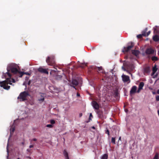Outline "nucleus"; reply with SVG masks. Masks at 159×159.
<instances>
[{
    "mask_svg": "<svg viewBox=\"0 0 159 159\" xmlns=\"http://www.w3.org/2000/svg\"><path fill=\"white\" fill-rule=\"evenodd\" d=\"M19 66L14 63L9 64L7 68V72L4 73L2 75V78L6 79V80L2 82H0V85L1 87L6 89L8 90L10 89V86L8 84L11 85L12 83L15 82V80L13 79H11V72L13 74L18 73L19 74Z\"/></svg>",
    "mask_w": 159,
    "mask_h": 159,
    "instance_id": "f257e3e1",
    "label": "nucleus"
},
{
    "mask_svg": "<svg viewBox=\"0 0 159 159\" xmlns=\"http://www.w3.org/2000/svg\"><path fill=\"white\" fill-rule=\"evenodd\" d=\"M28 95L29 94L28 93L24 92L20 93L18 97V98L20 101H24L27 99V97Z\"/></svg>",
    "mask_w": 159,
    "mask_h": 159,
    "instance_id": "f03ea898",
    "label": "nucleus"
},
{
    "mask_svg": "<svg viewBox=\"0 0 159 159\" xmlns=\"http://www.w3.org/2000/svg\"><path fill=\"white\" fill-rule=\"evenodd\" d=\"M134 44L133 43H131V45L128 46L127 47H124L122 50L123 52H128L134 46Z\"/></svg>",
    "mask_w": 159,
    "mask_h": 159,
    "instance_id": "7ed1b4c3",
    "label": "nucleus"
},
{
    "mask_svg": "<svg viewBox=\"0 0 159 159\" xmlns=\"http://www.w3.org/2000/svg\"><path fill=\"white\" fill-rule=\"evenodd\" d=\"M157 70V68L156 67V66L155 65L152 68V75L153 76V78L156 77L158 75L157 73H156L155 75H154L155 73L156 72Z\"/></svg>",
    "mask_w": 159,
    "mask_h": 159,
    "instance_id": "20e7f679",
    "label": "nucleus"
},
{
    "mask_svg": "<svg viewBox=\"0 0 159 159\" xmlns=\"http://www.w3.org/2000/svg\"><path fill=\"white\" fill-rule=\"evenodd\" d=\"M123 80L124 82H130L129 78V76L125 75H122Z\"/></svg>",
    "mask_w": 159,
    "mask_h": 159,
    "instance_id": "39448f33",
    "label": "nucleus"
},
{
    "mask_svg": "<svg viewBox=\"0 0 159 159\" xmlns=\"http://www.w3.org/2000/svg\"><path fill=\"white\" fill-rule=\"evenodd\" d=\"M92 105L94 108L95 109H98L99 108L98 104L95 101H93L92 102Z\"/></svg>",
    "mask_w": 159,
    "mask_h": 159,
    "instance_id": "423d86ee",
    "label": "nucleus"
},
{
    "mask_svg": "<svg viewBox=\"0 0 159 159\" xmlns=\"http://www.w3.org/2000/svg\"><path fill=\"white\" fill-rule=\"evenodd\" d=\"M144 85V83L143 82H141L139 86L138 90L137 92L139 93L140 92V91L143 89V88Z\"/></svg>",
    "mask_w": 159,
    "mask_h": 159,
    "instance_id": "0eeeda50",
    "label": "nucleus"
},
{
    "mask_svg": "<svg viewBox=\"0 0 159 159\" xmlns=\"http://www.w3.org/2000/svg\"><path fill=\"white\" fill-rule=\"evenodd\" d=\"M137 89V87L135 86H133L130 91V94H132L135 93Z\"/></svg>",
    "mask_w": 159,
    "mask_h": 159,
    "instance_id": "6e6552de",
    "label": "nucleus"
},
{
    "mask_svg": "<svg viewBox=\"0 0 159 159\" xmlns=\"http://www.w3.org/2000/svg\"><path fill=\"white\" fill-rule=\"evenodd\" d=\"M38 70L41 72L46 73L48 74V72L47 70L46 69H44L42 68H40L38 69Z\"/></svg>",
    "mask_w": 159,
    "mask_h": 159,
    "instance_id": "1a4fd4ad",
    "label": "nucleus"
},
{
    "mask_svg": "<svg viewBox=\"0 0 159 159\" xmlns=\"http://www.w3.org/2000/svg\"><path fill=\"white\" fill-rule=\"evenodd\" d=\"M154 52V50L151 48L148 49L146 51V53L147 54H151L153 53Z\"/></svg>",
    "mask_w": 159,
    "mask_h": 159,
    "instance_id": "9d476101",
    "label": "nucleus"
},
{
    "mask_svg": "<svg viewBox=\"0 0 159 159\" xmlns=\"http://www.w3.org/2000/svg\"><path fill=\"white\" fill-rule=\"evenodd\" d=\"M63 154L66 159H69L68 153L66 150H64L63 151Z\"/></svg>",
    "mask_w": 159,
    "mask_h": 159,
    "instance_id": "9b49d317",
    "label": "nucleus"
},
{
    "mask_svg": "<svg viewBox=\"0 0 159 159\" xmlns=\"http://www.w3.org/2000/svg\"><path fill=\"white\" fill-rule=\"evenodd\" d=\"M40 98H39V101H43L44 100V97L45 96V94H40Z\"/></svg>",
    "mask_w": 159,
    "mask_h": 159,
    "instance_id": "f8f14e48",
    "label": "nucleus"
},
{
    "mask_svg": "<svg viewBox=\"0 0 159 159\" xmlns=\"http://www.w3.org/2000/svg\"><path fill=\"white\" fill-rule=\"evenodd\" d=\"M153 40L155 41H157L159 40V37L157 35H154L153 37Z\"/></svg>",
    "mask_w": 159,
    "mask_h": 159,
    "instance_id": "ddd939ff",
    "label": "nucleus"
},
{
    "mask_svg": "<svg viewBox=\"0 0 159 159\" xmlns=\"http://www.w3.org/2000/svg\"><path fill=\"white\" fill-rule=\"evenodd\" d=\"M24 74H26V75H30V74L28 72H19V76L20 77H21Z\"/></svg>",
    "mask_w": 159,
    "mask_h": 159,
    "instance_id": "4468645a",
    "label": "nucleus"
},
{
    "mask_svg": "<svg viewBox=\"0 0 159 159\" xmlns=\"http://www.w3.org/2000/svg\"><path fill=\"white\" fill-rule=\"evenodd\" d=\"M132 53L135 56H137L139 54V52L138 50H133L132 51Z\"/></svg>",
    "mask_w": 159,
    "mask_h": 159,
    "instance_id": "2eb2a0df",
    "label": "nucleus"
},
{
    "mask_svg": "<svg viewBox=\"0 0 159 159\" xmlns=\"http://www.w3.org/2000/svg\"><path fill=\"white\" fill-rule=\"evenodd\" d=\"M72 84L75 85H78V83L77 80H73L72 81Z\"/></svg>",
    "mask_w": 159,
    "mask_h": 159,
    "instance_id": "dca6fc26",
    "label": "nucleus"
},
{
    "mask_svg": "<svg viewBox=\"0 0 159 159\" xmlns=\"http://www.w3.org/2000/svg\"><path fill=\"white\" fill-rule=\"evenodd\" d=\"M107 155L106 154H104L102 156L101 159H107Z\"/></svg>",
    "mask_w": 159,
    "mask_h": 159,
    "instance_id": "f3484780",
    "label": "nucleus"
},
{
    "mask_svg": "<svg viewBox=\"0 0 159 159\" xmlns=\"http://www.w3.org/2000/svg\"><path fill=\"white\" fill-rule=\"evenodd\" d=\"M15 130V128L14 127H12L10 129V136H11L12 133Z\"/></svg>",
    "mask_w": 159,
    "mask_h": 159,
    "instance_id": "a211bd4d",
    "label": "nucleus"
},
{
    "mask_svg": "<svg viewBox=\"0 0 159 159\" xmlns=\"http://www.w3.org/2000/svg\"><path fill=\"white\" fill-rule=\"evenodd\" d=\"M152 61H155L157 60V58L156 57H153L152 58Z\"/></svg>",
    "mask_w": 159,
    "mask_h": 159,
    "instance_id": "6ab92c4d",
    "label": "nucleus"
},
{
    "mask_svg": "<svg viewBox=\"0 0 159 159\" xmlns=\"http://www.w3.org/2000/svg\"><path fill=\"white\" fill-rule=\"evenodd\" d=\"M98 71L100 72H103L102 68L101 67H98Z\"/></svg>",
    "mask_w": 159,
    "mask_h": 159,
    "instance_id": "aec40b11",
    "label": "nucleus"
},
{
    "mask_svg": "<svg viewBox=\"0 0 159 159\" xmlns=\"http://www.w3.org/2000/svg\"><path fill=\"white\" fill-rule=\"evenodd\" d=\"M158 159V153H156L153 159Z\"/></svg>",
    "mask_w": 159,
    "mask_h": 159,
    "instance_id": "412c9836",
    "label": "nucleus"
},
{
    "mask_svg": "<svg viewBox=\"0 0 159 159\" xmlns=\"http://www.w3.org/2000/svg\"><path fill=\"white\" fill-rule=\"evenodd\" d=\"M111 142L114 144H115V138H112Z\"/></svg>",
    "mask_w": 159,
    "mask_h": 159,
    "instance_id": "4be33fe9",
    "label": "nucleus"
},
{
    "mask_svg": "<svg viewBox=\"0 0 159 159\" xmlns=\"http://www.w3.org/2000/svg\"><path fill=\"white\" fill-rule=\"evenodd\" d=\"M150 31H149L148 32V33L146 34L145 33H144V34H143V35L144 36H148V35L150 34Z\"/></svg>",
    "mask_w": 159,
    "mask_h": 159,
    "instance_id": "5701e85b",
    "label": "nucleus"
},
{
    "mask_svg": "<svg viewBox=\"0 0 159 159\" xmlns=\"http://www.w3.org/2000/svg\"><path fill=\"white\" fill-rule=\"evenodd\" d=\"M46 126L47 127L49 128H52L53 127V125L51 124H48Z\"/></svg>",
    "mask_w": 159,
    "mask_h": 159,
    "instance_id": "b1692460",
    "label": "nucleus"
},
{
    "mask_svg": "<svg viewBox=\"0 0 159 159\" xmlns=\"http://www.w3.org/2000/svg\"><path fill=\"white\" fill-rule=\"evenodd\" d=\"M143 34H144L143 33L142 34H139L137 36V37L138 38H141L142 37V36H143Z\"/></svg>",
    "mask_w": 159,
    "mask_h": 159,
    "instance_id": "393cba45",
    "label": "nucleus"
},
{
    "mask_svg": "<svg viewBox=\"0 0 159 159\" xmlns=\"http://www.w3.org/2000/svg\"><path fill=\"white\" fill-rule=\"evenodd\" d=\"M55 121L54 120H50V123L51 124H54L55 123Z\"/></svg>",
    "mask_w": 159,
    "mask_h": 159,
    "instance_id": "a878e982",
    "label": "nucleus"
},
{
    "mask_svg": "<svg viewBox=\"0 0 159 159\" xmlns=\"http://www.w3.org/2000/svg\"><path fill=\"white\" fill-rule=\"evenodd\" d=\"M50 57H48V58H47V59H46V62L47 63H48L49 61V60H50Z\"/></svg>",
    "mask_w": 159,
    "mask_h": 159,
    "instance_id": "bb28decb",
    "label": "nucleus"
},
{
    "mask_svg": "<svg viewBox=\"0 0 159 159\" xmlns=\"http://www.w3.org/2000/svg\"><path fill=\"white\" fill-rule=\"evenodd\" d=\"M156 100L157 101H159V95L157 96L156 97Z\"/></svg>",
    "mask_w": 159,
    "mask_h": 159,
    "instance_id": "cd10ccee",
    "label": "nucleus"
},
{
    "mask_svg": "<svg viewBox=\"0 0 159 159\" xmlns=\"http://www.w3.org/2000/svg\"><path fill=\"white\" fill-rule=\"evenodd\" d=\"M154 29V34H156L157 33V30L155 28H153Z\"/></svg>",
    "mask_w": 159,
    "mask_h": 159,
    "instance_id": "c85d7f7f",
    "label": "nucleus"
},
{
    "mask_svg": "<svg viewBox=\"0 0 159 159\" xmlns=\"http://www.w3.org/2000/svg\"><path fill=\"white\" fill-rule=\"evenodd\" d=\"M92 117V113H90V115H89V120H91L90 119V117Z\"/></svg>",
    "mask_w": 159,
    "mask_h": 159,
    "instance_id": "c756f323",
    "label": "nucleus"
},
{
    "mask_svg": "<svg viewBox=\"0 0 159 159\" xmlns=\"http://www.w3.org/2000/svg\"><path fill=\"white\" fill-rule=\"evenodd\" d=\"M32 140L34 141H36L37 140V139L35 138H34L32 139Z\"/></svg>",
    "mask_w": 159,
    "mask_h": 159,
    "instance_id": "7c9ffc66",
    "label": "nucleus"
},
{
    "mask_svg": "<svg viewBox=\"0 0 159 159\" xmlns=\"http://www.w3.org/2000/svg\"><path fill=\"white\" fill-rule=\"evenodd\" d=\"M33 147V145H30L29 147L30 148H31Z\"/></svg>",
    "mask_w": 159,
    "mask_h": 159,
    "instance_id": "2f4dec72",
    "label": "nucleus"
},
{
    "mask_svg": "<svg viewBox=\"0 0 159 159\" xmlns=\"http://www.w3.org/2000/svg\"><path fill=\"white\" fill-rule=\"evenodd\" d=\"M157 93L158 94H159V89H158V90L157 91Z\"/></svg>",
    "mask_w": 159,
    "mask_h": 159,
    "instance_id": "473e14b6",
    "label": "nucleus"
},
{
    "mask_svg": "<svg viewBox=\"0 0 159 159\" xmlns=\"http://www.w3.org/2000/svg\"><path fill=\"white\" fill-rule=\"evenodd\" d=\"M8 146V144H7V152H8V149L7 148Z\"/></svg>",
    "mask_w": 159,
    "mask_h": 159,
    "instance_id": "72a5a7b5",
    "label": "nucleus"
},
{
    "mask_svg": "<svg viewBox=\"0 0 159 159\" xmlns=\"http://www.w3.org/2000/svg\"><path fill=\"white\" fill-rule=\"evenodd\" d=\"M77 96H80V94L78 93H77Z\"/></svg>",
    "mask_w": 159,
    "mask_h": 159,
    "instance_id": "f704fd0d",
    "label": "nucleus"
},
{
    "mask_svg": "<svg viewBox=\"0 0 159 159\" xmlns=\"http://www.w3.org/2000/svg\"><path fill=\"white\" fill-rule=\"evenodd\" d=\"M119 140H121V137H120L119 138Z\"/></svg>",
    "mask_w": 159,
    "mask_h": 159,
    "instance_id": "c9c22d12",
    "label": "nucleus"
},
{
    "mask_svg": "<svg viewBox=\"0 0 159 159\" xmlns=\"http://www.w3.org/2000/svg\"><path fill=\"white\" fill-rule=\"evenodd\" d=\"M92 128L93 129H95V127H94V126H93L92 127Z\"/></svg>",
    "mask_w": 159,
    "mask_h": 159,
    "instance_id": "e433bc0d",
    "label": "nucleus"
},
{
    "mask_svg": "<svg viewBox=\"0 0 159 159\" xmlns=\"http://www.w3.org/2000/svg\"><path fill=\"white\" fill-rule=\"evenodd\" d=\"M158 115L159 116V110L158 111Z\"/></svg>",
    "mask_w": 159,
    "mask_h": 159,
    "instance_id": "4c0bfd02",
    "label": "nucleus"
},
{
    "mask_svg": "<svg viewBox=\"0 0 159 159\" xmlns=\"http://www.w3.org/2000/svg\"><path fill=\"white\" fill-rule=\"evenodd\" d=\"M107 132H108V135H109V131H107Z\"/></svg>",
    "mask_w": 159,
    "mask_h": 159,
    "instance_id": "58836bf2",
    "label": "nucleus"
},
{
    "mask_svg": "<svg viewBox=\"0 0 159 159\" xmlns=\"http://www.w3.org/2000/svg\"><path fill=\"white\" fill-rule=\"evenodd\" d=\"M152 93L153 94H155V92H153Z\"/></svg>",
    "mask_w": 159,
    "mask_h": 159,
    "instance_id": "ea45409f",
    "label": "nucleus"
},
{
    "mask_svg": "<svg viewBox=\"0 0 159 159\" xmlns=\"http://www.w3.org/2000/svg\"><path fill=\"white\" fill-rule=\"evenodd\" d=\"M26 79H27V80H28V78L26 77Z\"/></svg>",
    "mask_w": 159,
    "mask_h": 159,
    "instance_id": "a19ab883",
    "label": "nucleus"
},
{
    "mask_svg": "<svg viewBox=\"0 0 159 159\" xmlns=\"http://www.w3.org/2000/svg\"><path fill=\"white\" fill-rule=\"evenodd\" d=\"M30 84V82H29L28 83V84Z\"/></svg>",
    "mask_w": 159,
    "mask_h": 159,
    "instance_id": "79ce46f5",
    "label": "nucleus"
},
{
    "mask_svg": "<svg viewBox=\"0 0 159 159\" xmlns=\"http://www.w3.org/2000/svg\"><path fill=\"white\" fill-rule=\"evenodd\" d=\"M23 85H25V83H23Z\"/></svg>",
    "mask_w": 159,
    "mask_h": 159,
    "instance_id": "37998d69",
    "label": "nucleus"
},
{
    "mask_svg": "<svg viewBox=\"0 0 159 159\" xmlns=\"http://www.w3.org/2000/svg\"><path fill=\"white\" fill-rule=\"evenodd\" d=\"M27 151H28L29 150L28 149H27Z\"/></svg>",
    "mask_w": 159,
    "mask_h": 159,
    "instance_id": "c03bdc74",
    "label": "nucleus"
},
{
    "mask_svg": "<svg viewBox=\"0 0 159 159\" xmlns=\"http://www.w3.org/2000/svg\"><path fill=\"white\" fill-rule=\"evenodd\" d=\"M17 159H20L19 158H18Z\"/></svg>",
    "mask_w": 159,
    "mask_h": 159,
    "instance_id": "a18cd8bd",
    "label": "nucleus"
}]
</instances>
